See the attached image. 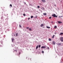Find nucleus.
I'll return each instance as SVG.
<instances>
[{"label":"nucleus","instance_id":"nucleus-30","mask_svg":"<svg viewBox=\"0 0 63 63\" xmlns=\"http://www.w3.org/2000/svg\"><path fill=\"white\" fill-rule=\"evenodd\" d=\"M26 28L27 29H28V28H28V27H27Z\"/></svg>","mask_w":63,"mask_h":63},{"label":"nucleus","instance_id":"nucleus-11","mask_svg":"<svg viewBox=\"0 0 63 63\" xmlns=\"http://www.w3.org/2000/svg\"><path fill=\"white\" fill-rule=\"evenodd\" d=\"M14 39L12 38V42H14Z\"/></svg>","mask_w":63,"mask_h":63},{"label":"nucleus","instance_id":"nucleus-12","mask_svg":"<svg viewBox=\"0 0 63 63\" xmlns=\"http://www.w3.org/2000/svg\"><path fill=\"white\" fill-rule=\"evenodd\" d=\"M63 17V16H59V18H61V17Z\"/></svg>","mask_w":63,"mask_h":63},{"label":"nucleus","instance_id":"nucleus-16","mask_svg":"<svg viewBox=\"0 0 63 63\" xmlns=\"http://www.w3.org/2000/svg\"><path fill=\"white\" fill-rule=\"evenodd\" d=\"M42 9L41 8V9H42V10H44V8L42 7Z\"/></svg>","mask_w":63,"mask_h":63},{"label":"nucleus","instance_id":"nucleus-20","mask_svg":"<svg viewBox=\"0 0 63 63\" xmlns=\"http://www.w3.org/2000/svg\"><path fill=\"white\" fill-rule=\"evenodd\" d=\"M33 16H31V18H33Z\"/></svg>","mask_w":63,"mask_h":63},{"label":"nucleus","instance_id":"nucleus-14","mask_svg":"<svg viewBox=\"0 0 63 63\" xmlns=\"http://www.w3.org/2000/svg\"><path fill=\"white\" fill-rule=\"evenodd\" d=\"M53 45H55V42H54V41L53 42Z\"/></svg>","mask_w":63,"mask_h":63},{"label":"nucleus","instance_id":"nucleus-23","mask_svg":"<svg viewBox=\"0 0 63 63\" xmlns=\"http://www.w3.org/2000/svg\"><path fill=\"white\" fill-rule=\"evenodd\" d=\"M39 48H40V47H41V45H39Z\"/></svg>","mask_w":63,"mask_h":63},{"label":"nucleus","instance_id":"nucleus-15","mask_svg":"<svg viewBox=\"0 0 63 63\" xmlns=\"http://www.w3.org/2000/svg\"><path fill=\"white\" fill-rule=\"evenodd\" d=\"M51 39L50 38H49V41H51Z\"/></svg>","mask_w":63,"mask_h":63},{"label":"nucleus","instance_id":"nucleus-13","mask_svg":"<svg viewBox=\"0 0 63 63\" xmlns=\"http://www.w3.org/2000/svg\"><path fill=\"white\" fill-rule=\"evenodd\" d=\"M38 48V46H37L36 47V49H37V48Z\"/></svg>","mask_w":63,"mask_h":63},{"label":"nucleus","instance_id":"nucleus-6","mask_svg":"<svg viewBox=\"0 0 63 63\" xmlns=\"http://www.w3.org/2000/svg\"><path fill=\"white\" fill-rule=\"evenodd\" d=\"M42 1L43 3H45L46 2V0H42Z\"/></svg>","mask_w":63,"mask_h":63},{"label":"nucleus","instance_id":"nucleus-4","mask_svg":"<svg viewBox=\"0 0 63 63\" xmlns=\"http://www.w3.org/2000/svg\"><path fill=\"white\" fill-rule=\"evenodd\" d=\"M61 44H62L61 43H59L57 44V45H58V46H59V45H61Z\"/></svg>","mask_w":63,"mask_h":63},{"label":"nucleus","instance_id":"nucleus-2","mask_svg":"<svg viewBox=\"0 0 63 63\" xmlns=\"http://www.w3.org/2000/svg\"><path fill=\"white\" fill-rule=\"evenodd\" d=\"M46 47V46H43L41 47L42 48H45Z\"/></svg>","mask_w":63,"mask_h":63},{"label":"nucleus","instance_id":"nucleus-21","mask_svg":"<svg viewBox=\"0 0 63 63\" xmlns=\"http://www.w3.org/2000/svg\"><path fill=\"white\" fill-rule=\"evenodd\" d=\"M55 28H57V26H55L54 27Z\"/></svg>","mask_w":63,"mask_h":63},{"label":"nucleus","instance_id":"nucleus-8","mask_svg":"<svg viewBox=\"0 0 63 63\" xmlns=\"http://www.w3.org/2000/svg\"><path fill=\"white\" fill-rule=\"evenodd\" d=\"M54 36H55V35H53L52 37V38H54Z\"/></svg>","mask_w":63,"mask_h":63},{"label":"nucleus","instance_id":"nucleus-32","mask_svg":"<svg viewBox=\"0 0 63 63\" xmlns=\"http://www.w3.org/2000/svg\"><path fill=\"white\" fill-rule=\"evenodd\" d=\"M47 49H49V47H47Z\"/></svg>","mask_w":63,"mask_h":63},{"label":"nucleus","instance_id":"nucleus-7","mask_svg":"<svg viewBox=\"0 0 63 63\" xmlns=\"http://www.w3.org/2000/svg\"><path fill=\"white\" fill-rule=\"evenodd\" d=\"M60 35H63V32L61 33Z\"/></svg>","mask_w":63,"mask_h":63},{"label":"nucleus","instance_id":"nucleus-29","mask_svg":"<svg viewBox=\"0 0 63 63\" xmlns=\"http://www.w3.org/2000/svg\"><path fill=\"white\" fill-rule=\"evenodd\" d=\"M57 16H56H56L55 17H57Z\"/></svg>","mask_w":63,"mask_h":63},{"label":"nucleus","instance_id":"nucleus-28","mask_svg":"<svg viewBox=\"0 0 63 63\" xmlns=\"http://www.w3.org/2000/svg\"><path fill=\"white\" fill-rule=\"evenodd\" d=\"M19 27H21V25H19Z\"/></svg>","mask_w":63,"mask_h":63},{"label":"nucleus","instance_id":"nucleus-22","mask_svg":"<svg viewBox=\"0 0 63 63\" xmlns=\"http://www.w3.org/2000/svg\"><path fill=\"white\" fill-rule=\"evenodd\" d=\"M37 8H40V6H37Z\"/></svg>","mask_w":63,"mask_h":63},{"label":"nucleus","instance_id":"nucleus-3","mask_svg":"<svg viewBox=\"0 0 63 63\" xmlns=\"http://www.w3.org/2000/svg\"><path fill=\"white\" fill-rule=\"evenodd\" d=\"M61 40L62 42H63V37H62L61 38Z\"/></svg>","mask_w":63,"mask_h":63},{"label":"nucleus","instance_id":"nucleus-24","mask_svg":"<svg viewBox=\"0 0 63 63\" xmlns=\"http://www.w3.org/2000/svg\"><path fill=\"white\" fill-rule=\"evenodd\" d=\"M18 34V33H16V36H17V35Z\"/></svg>","mask_w":63,"mask_h":63},{"label":"nucleus","instance_id":"nucleus-26","mask_svg":"<svg viewBox=\"0 0 63 63\" xmlns=\"http://www.w3.org/2000/svg\"><path fill=\"white\" fill-rule=\"evenodd\" d=\"M42 52L43 53H44V51H42Z\"/></svg>","mask_w":63,"mask_h":63},{"label":"nucleus","instance_id":"nucleus-18","mask_svg":"<svg viewBox=\"0 0 63 63\" xmlns=\"http://www.w3.org/2000/svg\"><path fill=\"white\" fill-rule=\"evenodd\" d=\"M29 30H30V31H32V29H31V28H30Z\"/></svg>","mask_w":63,"mask_h":63},{"label":"nucleus","instance_id":"nucleus-9","mask_svg":"<svg viewBox=\"0 0 63 63\" xmlns=\"http://www.w3.org/2000/svg\"><path fill=\"white\" fill-rule=\"evenodd\" d=\"M44 15H45V16H46L47 15V13H43Z\"/></svg>","mask_w":63,"mask_h":63},{"label":"nucleus","instance_id":"nucleus-10","mask_svg":"<svg viewBox=\"0 0 63 63\" xmlns=\"http://www.w3.org/2000/svg\"><path fill=\"white\" fill-rule=\"evenodd\" d=\"M58 23H62V22H61V21H58Z\"/></svg>","mask_w":63,"mask_h":63},{"label":"nucleus","instance_id":"nucleus-17","mask_svg":"<svg viewBox=\"0 0 63 63\" xmlns=\"http://www.w3.org/2000/svg\"><path fill=\"white\" fill-rule=\"evenodd\" d=\"M47 28H50V27H47Z\"/></svg>","mask_w":63,"mask_h":63},{"label":"nucleus","instance_id":"nucleus-5","mask_svg":"<svg viewBox=\"0 0 63 63\" xmlns=\"http://www.w3.org/2000/svg\"><path fill=\"white\" fill-rule=\"evenodd\" d=\"M44 26V24H41V25H40V26L41 27H43Z\"/></svg>","mask_w":63,"mask_h":63},{"label":"nucleus","instance_id":"nucleus-27","mask_svg":"<svg viewBox=\"0 0 63 63\" xmlns=\"http://www.w3.org/2000/svg\"><path fill=\"white\" fill-rule=\"evenodd\" d=\"M49 19H51V17H50L49 18Z\"/></svg>","mask_w":63,"mask_h":63},{"label":"nucleus","instance_id":"nucleus-1","mask_svg":"<svg viewBox=\"0 0 63 63\" xmlns=\"http://www.w3.org/2000/svg\"><path fill=\"white\" fill-rule=\"evenodd\" d=\"M52 16H53V17H55L56 16V15H55V14H54L52 15Z\"/></svg>","mask_w":63,"mask_h":63},{"label":"nucleus","instance_id":"nucleus-19","mask_svg":"<svg viewBox=\"0 0 63 63\" xmlns=\"http://www.w3.org/2000/svg\"><path fill=\"white\" fill-rule=\"evenodd\" d=\"M10 7H12V4H10Z\"/></svg>","mask_w":63,"mask_h":63},{"label":"nucleus","instance_id":"nucleus-25","mask_svg":"<svg viewBox=\"0 0 63 63\" xmlns=\"http://www.w3.org/2000/svg\"><path fill=\"white\" fill-rule=\"evenodd\" d=\"M23 16H25V14H23Z\"/></svg>","mask_w":63,"mask_h":63},{"label":"nucleus","instance_id":"nucleus-33","mask_svg":"<svg viewBox=\"0 0 63 63\" xmlns=\"http://www.w3.org/2000/svg\"><path fill=\"white\" fill-rule=\"evenodd\" d=\"M54 6H55V7H56V5H55Z\"/></svg>","mask_w":63,"mask_h":63},{"label":"nucleus","instance_id":"nucleus-31","mask_svg":"<svg viewBox=\"0 0 63 63\" xmlns=\"http://www.w3.org/2000/svg\"><path fill=\"white\" fill-rule=\"evenodd\" d=\"M28 19V20H29V19H30V18H29Z\"/></svg>","mask_w":63,"mask_h":63}]
</instances>
